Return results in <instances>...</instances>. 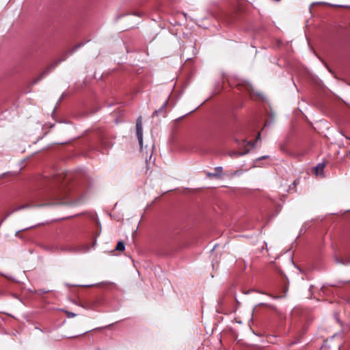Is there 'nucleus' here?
<instances>
[{"label":"nucleus","mask_w":350,"mask_h":350,"mask_svg":"<svg viewBox=\"0 0 350 350\" xmlns=\"http://www.w3.org/2000/svg\"><path fill=\"white\" fill-rule=\"evenodd\" d=\"M136 134L139 141V146L142 147L143 144V129L142 117H139L136 122Z\"/></svg>","instance_id":"1"},{"label":"nucleus","mask_w":350,"mask_h":350,"mask_svg":"<svg viewBox=\"0 0 350 350\" xmlns=\"http://www.w3.org/2000/svg\"><path fill=\"white\" fill-rule=\"evenodd\" d=\"M223 171L222 167H216L213 173L206 172V176L208 178H218L221 175Z\"/></svg>","instance_id":"2"},{"label":"nucleus","mask_w":350,"mask_h":350,"mask_svg":"<svg viewBox=\"0 0 350 350\" xmlns=\"http://www.w3.org/2000/svg\"><path fill=\"white\" fill-rule=\"evenodd\" d=\"M325 166V163H319L314 168L315 174L317 176H322L323 174V170Z\"/></svg>","instance_id":"3"},{"label":"nucleus","mask_w":350,"mask_h":350,"mask_svg":"<svg viewBox=\"0 0 350 350\" xmlns=\"http://www.w3.org/2000/svg\"><path fill=\"white\" fill-rule=\"evenodd\" d=\"M247 152H248V150H247L245 152H243L232 151L229 153V156L230 157H239L243 156V155L246 154Z\"/></svg>","instance_id":"4"},{"label":"nucleus","mask_w":350,"mask_h":350,"mask_svg":"<svg viewBox=\"0 0 350 350\" xmlns=\"http://www.w3.org/2000/svg\"><path fill=\"white\" fill-rule=\"evenodd\" d=\"M116 250L117 251H124L125 250L124 243L122 241H118Z\"/></svg>","instance_id":"5"},{"label":"nucleus","mask_w":350,"mask_h":350,"mask_svg":"<svg viewBox=\"0 0 350 350\" xmlns=\"http://www.w3.org/2000/svg\"><path fill=\"white\" fill-rule=\"evenodd\" d=\"M66 315L68 318L75 317L77 316V314L72 312H66Z\"/></svg>","instance_id":"6"},{"label":"nucleus","mask_w":350,"mask_h":350,"mask_svg":"<svg viewBox=\"0 0 350 350\" xmlns=\"http://www.w3.org/2000/svg\"><path fill=\"white\" fill-rule=\"evenodd\" d=\"M27 207H29L28 205H23V206L18 207L14 211H18V210H21V209H23V208H27Z\"/></svg>","instance_id":"7"},{"label":"nucleus","mask_w":350,"mask_h":350,"mask_svg":"<svg viewBox=\"0 0 350 350\" xmlns=\"http://www.w3.org/2000/svg\"><path fill=\"white\" fill-rule=\"evenodd\" d=\"M167 100H165V103H164V104H163V105L162 106L161 109H160V111H161L162 109L165 108V106L167 105Z\"/></svg>","instance_id":"8"},{"label":"nucleus","mask_w":350,"mask_h":350,"mask_svg":"<svg viewBox=\"0 0 350 350\" xmlns=\"http://www.w3.org/2000/svg\"><path fill=\"white\" fill-rule=\"evenodd\" d=\"M336 262H338V263H340V264H342V263H343V262H342V261H341V260H338V258H336Z\"/></svg>","instance_id":"9"},{"label":"nucleus","mask_w":350,"mask_h":350,"mask_svg":"<svg viewBox=\"0 0 350 350\" xmlns=\"http://www.w3.org/2000/svg\"><path fill=\"white\" fill-rule=\"evenodd\" d=\"M260 138V133L258 134V136H257V139H259Z\"/></svg>","instance_id":"10"},{"label":"nucleus","mask_w":350,"mask_h":350,"mask_svg":"<svg viewBox=\"0 0 350 350\" xmlns=\"http://www.w3.org/2000/svg\"><path fill=\"white\" fill-rule=\"evenodd\" d=\"M267 157H268L267 156H263V157H262L260 158V159H265V158H267Z\"/></svg>","instance_id":"11"},{"label":"nucleus","mask_w":350,"mask_h":350,"mask_svg":"<svg viewBox=\"0 0 350 350\" xmlns=\"http://www.w3.org/2000/svg\"><path fill=\"white\" fill-rule=\"evenodd\" d=\"M49 291H42V293H47L49 292Z\"/></svg>","instance_id":"12"},{"label":"nucleus","mask_w":350,"mask_h":350,"mask_svg":"<svg viewBox=\"0 0 350 350\" xmlns=\"http://www.w3.org/2000/svg\"><path fill=\"white\" fill-rule=\"evenodd\" d=\"M44 75H45V73H44H44H42V76H41V77H40V78H42Z\"/></svg>","instance_id":"13"},{"label":"nucleus","mask_w":350,"mask_h":350,"mask_svg":"<svg viewBox=\"0 0 350 350\" xmlns=\"http://www.w3.org/2000/svg\"><path fill=\"white\" fill-rule=\"evenodd\" d=\"M347 139H349L350 140V137H347Z\"/></svg>","instance_id":"14"}]
</instances>
